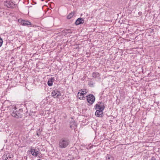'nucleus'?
I'll list each match as a JSON object with an SVG mask.
<instances>
[{"mask_svg": "<svg viewBox=\"0 0 160 160\" xmlns=\"http://www.w3.org/2000/svg\"><path fill=\"white\" fill-rule=\"evenodd\" d=\"M149 160H156V159L154 157H152L151 159Z\"/></svg>", "mask_w": 160, "mask_h": 160, "instance_id": "nucleus-21", "label": "nucleus"}, {"mask_svg": "<svg viewBox=\"0 0 160 160\" xmlns=\"http://www.w3.org/2000/svg\"><path fill=\"white\" fill-rule=\"evenodd\" d=\"M82 92L80 93V92H78L77 94V97H79V96H83L84 95L86 94L87 92L86 91V90L84 89H82Z\"/></svg>", "mask_w": 160, "mask_h": 160, "instance_id": "nucleus-12", "label": "nucleus"}, {"mask_svg": "<svg viewBox=\"0 0 160 160\" xmlns=\"http://www.w3.org/2000/svg\"><path fill=\"white\" fill-rule=\"evenodd\" d=\"M21 24L23 26H28L29 25H31V23L30 22L25 20L22 21L21 22Z\"/></svg>", "mask_w": 160, "mask_h": 160, "instance_id": "nucleus-11", "label": "nucleus"}, {"mask_svg": "<svg viewBox=\"0 0 160 160\" xmlns=\"http://www.w3.org/2000/svg\"><path fill=\"white\" fill-rule=\"evenodd\" d=\"M113 157L111 155H107L106 158L107 160H113Z\"/></svg>", "mask_w": 160, "mask_h": 160, "instance_id": "nucleus-15", "label": "nucleus"}, {"mask_svg": "<svg viewBox=\"0 0 160 160\" xmlns=\"http://www.w3.org/2000/svg\"><path fill=\"white\" fill-rule=\"evenodd\" d=\"M66 32H68V33H72V32L71 30L68 29H66Z\"/></svg>", "mask_w": 160, "mask_h": 160, "instance_id": "nucleus-19", "label": "nucleus"}, {"mask_svg": "<svg viewBox=\"0 0 160 160\" xmlns=\"http://www.w3.org/2000/svg\"><path fill=\"white\" fill-rule=\"evenodd\" d=\"M96 111L95 113V115L98 117H101L102 114H103V111L96 110Z\"/></svg>", "mask_w": 160, "mask_h": 160, "instance_id": "nucleus-10", "label": "nucleus"}, {"mask_svg": "<svg viewBox=\"0 0 160 160\" xmlns=\"http://www.w3.org/2000/svg\"><path fill=\"white\" fill-rule=\"evenodd\" d=\"M54 80V78H51L50 79H49L48 82V84L49 86H51L52 85V82Z\"/></svg>", "mask_w": 160, "mask_h": 160, "instance_id": "nucleus-13", "label": "nucleus"}, {"mask_svg": "<svg viewBox=\"0 0 160 160\" xmlns=\"http://www.w3.org/2000/svg\"><path fill=\"white\" fill-rule=\"evenodd\" d=\"M38 152H39L38 151H37V155H38Z\"/></svg>", "mask_w": 160, "mask_h": 160, "instance_id": "nucleus-24", "label": "nucleus"}, {"mask_svg": "<svg viewBox=\"0 0 160 160\" xmlns=\"http://www.w3.org/2000/svg\"><path fill=\"white\" fill-rule=\"evenodd\" d=\"M92 75V77L94 78H96L98 79H100V74L97 72H93Z\"/></svg>", "mask_w": 160, "mask_h": 160, "instance_id": "nucleus-8", "label": "nucleus"}, {"mask_svg": "<svg viewBox=\"0 0 160 160\" xmlns=\"http://www.w3.org/2000/svg\"><path fill=\"white\" fill-rule=\"evenodd\" d=\"M3 43V41L2 39L0 38V47H1Z\"/></svg>", "mask_w": 160, "mask_h": 160, "instance_id": "nucleus-20", "label": "nucleus"}, {"mask_svg": "<svg viewBox=\"0 0 160 160\" xmlns=\"http://www.w3.org/2000/svg\"><path fill=\"white\" fill-rule=\"evenodd\" d=\"M70 128L72 129L74 128V126L75 127H77L76 123L72 119L70 122Z\"/></svg>", "mask_w": 160, "mask_h": 160, "instance_id": "nucleus-9", "label": "nucleus"}, {"mask_svg": "<svg viewBox=\"0 0 160 160\" xmlns=\"http://www.w3.org/2000/svg\"><path fill=\"white\" fill-rule=\"evenodd\" d=\"M8 158H12V157L11 156H10L9 155L8 156Z\"/></svg>", "mask_w": 160, "mask_h": 160, "instance_id": "nucleus-23", "label": "nucleus"}, {"mask_svg": "<svg viewBox=\"0 0 160 160\" xmlns=\"http://www.w3.org/2000/svg\"><path fill=\"white\" fill-rule=\"evenodd\" d=\"M84 22V19L81 18H78L76 21L75 23L76 25H79L83 23Z\"/></svg>", "mask_w": 160, "mask_h": 160, "instance_id": "nucleus-7", "label": "nucleus"}, {"mask_svg": "<svg viewBox=\"0 0 160 160\" xmlns=\"http://www.w3.org/2000/svg\"><path fill=\"white\" fill-rule=\"evenodd\" d=\"M37 135H38V136H39V134L38 133H37Z\"/></svg>", "mask_w": 160, "mask_h": 160, "instance_id": "nucleus-25", "label": "nucleus"}, {"mask_svg": "<svg viewBox=\"0 0 160 160\" xmlns=\"http://www.w3.org/2000/svg\"><path fill=\"white\" fill-rule=\"evenodd\" d=\"M95 109L96 110H99L103 111L105 108L104 104L102 102H99L95 105L94 106Z\"/></svg>", "mask_w": 160, "mask_h": 160, "instance_id": "nucleus-3", "label": "nucleus"}, {"mask_svg": "<svg viewBox=\"0 0 160 160\" xmlns=\"http://www.w3.org/2000/svg\"><path fill=\"white\" fill-rule=\"evenodd\" d=\"M4 5L8 8H14L16 5L11 1H7L4 2Z\"/></svg>", "mask_w": 160, "mask_h": 160, "instance_id": "nucleus-5", "label": "nucleus"}, {"mask_svg": "<svg viewBox=\"0 0 160 160\" xmlns=\"http://www.w3.org/2000/svg\"><path fill=\"white\" fill-rule=\"evenodd\" d=\"M74 13L72 12L69 14L67 16V18L68 19H71L74 15Z\"/></svg>", "mask_w": 160, "mask_h": 160, "instance_id": "nucleus-16", "label": "nucleus"}, {"mask_svg": "<svg viewBox=\"0 0 160 160\" xmlns=\"http://www.w3.org/2000/svg\"><path fill=\"white\" fill-rule=\"evenodd\" d=\"M5 160H9V159H8V156H7L5 158Z\"/></svg>", "mask_w": 160, "mask_h": 160, "instance_id": "nucleus-22", "label": "nucleus"}, {"mask_svg": "<svg viewBox=\"0 0 160 160\" xmlns=\"http://www.w3.org/2000/svg\"><path fill=\"white\" fill-rule=\"evenodd\" d=\"M87 97L88 102L91 104H92L95 100L94 96L92 94H90L88 95Z\"/></svg>", "mask_w": 160, "mask_h": 160, "instance_id": "nucleus-4", "label": "nucleus"}, {"mask_svg": "<svg viewBox=\"0 0 160 160\" xmlns=\"http://www.w3.org/2000/svg\"><path fill=\"white\" fill-rule=\"evenodd\" d=\"M69 140L65 138H63L59 141L58 147L60 148H66L69 144Z\"/></svg>", "mask_w": 160, "mask_h": 160, "instance_id": "nucleus-1", "label": "nucleus"}, {"mask_svg": "<svg viewBox=\"0 0 160 160\" xmlns=\"http://www.w3.org/2000/svg\"><path fill=\"white\" fill-rule=\"evenodd\" d=\"M88 83V85L91 87H93L94 86V83L92 81H90Z\"/></svg>", "mask_w": 160, "mask_h": 160, "instance_id": "nucleus-17", "label": "nucleus"}, {"mask_svg": "<svg viewBox=\"0 0 160 160\" xmlns=\"http://www.w3.org/2000/svg\"><path fill=\"white\" fill-rule=\"evenodd\" d=\"M13 109V110H12L11 112V114L12 117L16 118H19L22 117V110L19 109L17 110L16 108Z\"/></svg>", "mask_w": 160, "mask_h": 160, "instance_id": "nucleus-2", "label": "nucleus"}, {"mask_svg": "<svg viewBox=\"0 0 160 160\" xmlns=\"http://www.w3.org/2000/svg\"><path fill=\"white\" fill-rule=\"evenodd\" d=\"M30 152L33 156H37V150H36V149H31Z\"/></svg>", "mask_w": 160, "mask_h": 160, "instance_id": "nucleus-14", "label": "nucleus"}, {"mask_svg": "<svg viewBox=\"0 0 160 160\" xmlns=\"http://www.w3.org/2000/svg\"><path fill=\"white\" fill-rule=\"evenodd\" d=\"M52 97L54 98H58V97L60 96V93L59 91H58L57 90H56L53 91L51 93Z\"/></svg>", "mask_w": 160, "mask_h": 160, "instance_id": "nucleus-6", "label": "nucleus"}, {"mask_svg": "<svg viewBox=\"0 0 160 160\" xmlns=\"http://www.w3.org/2000/svg\"><path fill=\"white\" fill-rule=\"evenodd\" d=\"M80 99L84 100L85 99V97L83 96H79V97H78Z\"/></svg>", "mask_w": 160, "mask_h": 160, "instance_id": "nucleus-18", "label": "nucleus"}]
</instances>
